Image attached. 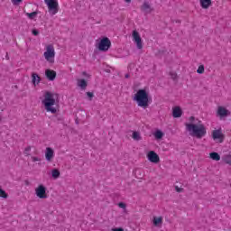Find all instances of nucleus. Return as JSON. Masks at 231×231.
<instances>
[{
  "mask_svg": "<svg viewBox=\"0 0 231 231\" xmlns=\"http://www.w3.org/2000/svg\"><path fill=\"white\" fill-rule=\"evenodd\" d=\"M189 120V123H186L185 126L190 136L201 140V138L207 135V127L203 125V122L196 119L194 116H190Z\"/></svg>",
  "mask_w": 231,
  "mask_h": 231,
  "instance_id": "1",
  "label": "nucleus"
},
{
  "mask_svg": "<svg viewBox=\"0 0 231 231\" xmlns=\"http://www.w3.org/2000/svg\"><path fill=\"white\" fill-rule=\"evenodd\" d=\"M133 100L137 104L138 107H142V109H147V107L151 106V102H152V98L149 97V92L145 89L137 90L134 95Z\"/></svg>",
  "mask_w": 231,
  "mask_h": 231,
  "instance_id": "2",
  "label": "nucleus"
},
{
  "mask_svg": "<svg viewBox=\"0 0 231 231\" xmlns=\"http://www.w3.org/2000/svg\"><path fill=\"white\" fill-rule=\"evenodd\" d=\"M42 104L47 113H51L52 115L57 113V100L55 99V94L52 92L47 91L44 93Z\"/></svg>",
  "mask_w": 231,
  "mask_h": 231,
  "instance_id": "3",
  "label": "nucleus"
},
{
  "mask_svg": "<svg viewBox=\"0 0 231 231\" xmlns=\"http://www.w3.org/2000/svg\"><path fill=\"white\" fill-rule=\"evenodd\" d=\"M43 57L49 64H53L55 62V47L53 44H48L45 46Z\"/></svg>",
  "mask_w": 231,
  "mask_h": 231,
  "instance_id": "4",
  "label": "nucleus"
},
{
  "mask_svg": "<svg viewBox=\"0 0 231 231\" xmlns=\"http://www.w3.org/2000/svg\"><path fill=\"white\" fill-rule=\"evenodd\" d=\"M48 12L51 15L59 14V0H44Z\"/></svg>",
  "mask_w": 231,
  "mask_h": 231,
  "instance_id": "5",
  "label": "nucleus"
},
{
  "mask_svg": "<svg viewBox=\"0 0 231 231\" xmlns=\"http://www.w3.org/2000/svg\"><path fill=\"white\" fill-rule=\"evenodd\" d=\"M211 136L213 140L218 143H223V142H225V134H223V130H221V128L213 130Z\"/></svg>",
  "mask_w": 231,
  "mask_h": 231,
  "instance_id": "6",
  "label": "nucleus"
},
{
  "mask_svg": "<svg viewBox=\"0 0 231 231\" xmlns=\"http://www.w3.org/2000/svg\"><path fill=\"white\" fill-rule=\"evenodd\" d=\"M35 194L40 199H46L48 198V193H46V186L40 184L35 189Z\"/></svg>",
  "mask_w": 231,
  "mask_h": 231,
  "instance_id": "7",
  "label": "nucleus"
},
{
  "mask_svg": "<svg viewBox=\"0 0 231 231\" xmlns=\"http://www.w3.org/2000/svg\"><path fill=\"white\" fill-rule=\"evenodd\" d=\"M109 48H111V41L107 37L103 38L98 44V50L100 51H107Z\"/></svg>",
  "mask_w": 231,
  "mask_h": 231,
  "instance_id": "8",
  "label": "nucleus"
},
{
  "mask_svg": "<svg viewBox=\"0 0 231 231\" xmlns=\"http://www.w3.org/2000/svg\"><path fill=\"white\" fill-rule=\"evenodd\" d=\"M229 115H230V111H228L226 107L223 106H217V116H218L220 120H223V118H226V116H228Z\"/></svg>",
  "mask_w": 231,
  "mask_h": 231,
  "instance_id": "9",
  "label": "nucleus"
},
{
  "mask_svg": "<svg viewBox=\"0 0 231 231\" xmlns=\"http://www.w3.org/2000/svg\"><path fill=\"white\" fill-rule=\"evenodd\" d=\"M132 36L133 41L137 46V49L142 50L143 48V43L142 42V37H140V32H138L137 31H133Z\"/></svg>",
  "mask_w": 231,
  "mask_h": 231,
  "instance_id": "10",
  "label": "nucleus"
},
{
  "mask_svg": "<svg viewBox=\"0 0 231 231\" xmlns=\"http://www.w3.org/2000/svg\"><path fill=\"white\" fill-rule=\"evenodd\" d=\"M146 158L151 162V163H160V155H158L154 151L148 152Z\"/></svg>",
  "mask_w": 231,
  "mask_h": 231,
  "instance_id": "11",
  "label": "nucleus"
},
{
  "mask_svg": "<svg viewBox=\"0 0 231 231\" xmlns=\"http://www.w3.org/2000/svg\"><path fill=\"white\" fill-rule=\"evenodd\" d=\"M53 158H55V151L51 149V147H47L45 150V159L47 162H52Z\"/></svg>",
  "mask_w": 231,
  "mask_h": 231,
  "instance_id": "12",
  "label": "nucleus"
},
{
  "mask_svg": "<svg viewBox=\"0 0 231 231\" xmlns=\"http://www.w3.org/2000/svg\"><path fill=\"white\" fill-rule=\"evenodd\" d=\"M45 77L48 79V80L53 81L55 79H57V72L55 70L47 69L45 70Z\"/></svg>",
  "mask_w": 231,
  "mask_h": 231,
  "instance_id": "13",
  "label": "nucleus"
},
{
  "mask_svg": "<svg viewBox=\"0 0 231 231\" xmlns=\"http://www.w3.org/2000/svg\"><path fill=\"white\" fill-rule=\"evenodd\" d=\"M152 225H153V226L162 228V225H163V217H153Z\"/></svg>",
  "mask_w": 231,
  "mask_h": 231,
  "instance_id": "14",
  "label": "nucleus"
},
{
  "mask_svg": "<svg viewBox=\"0 0 231 231\" xmlns=\"http://www.w3.org/2000/svg\"><path fill=\"white\" fill-rule=\"evenodd\" d=\"M181 115H183V111L180 106H174L172 108V116L173 118H181Z\"/></svg>",
  "mask_w": 231,
  "mask_h": 231,
  "instance_id": "15",
  "label": "nucleus"
},
{
  "mask_svg": "<svg viewBox=\"0 0 231 231\" xmlns=\"http://www.w3.org/2000/svg\"><path fill=\"white\" fill-rule=\"evenodd\" d=\"M32 85L35 87L39 86V84H41V76H39V74L33 72L32 74Z\"/></svg>",
  "mask_w": 231,
  "mask_h": 231,
  "instance_id": "16",
  "label": "nucleus"
},
{
  "mask_svg": "<svg viewBox=\"0 0 231 231\" xmlns=\"http://www.w3.org/2000/svg\"><path fill=\"white\" fill-rule=\"evenodd\" d=\"M141 10L142 12H144V14H151V12H152V8H151L149 2H144L141 6Z\"/></svg>",
  "mask_w": 231,
  "mask_h": 231,
  "instance_id": "17",
  "label": "nucleus"
},
{
  "mask_svg": "<svg viewBox=\"0 0 231 231\" xmlns=\"http://www.w3.org/2000/svg\"><path fill=\"white\" fill-rule=\"evenodd\" d=\"M77 86L78 88H80L82 90H85L86 88H88V81L84 79H77Z\"/></svg>",
  "mask_w": 231,
  "mask_h": 231,
  "instance_id": "18",
  "label": "nucleus"
},
{
  "mask_svg": "<svg viewBox=\"0 0 231 231\" xmlns=\"http://www.w3.org/2000/svg\"><path fill=\"white\" fill-rule=\"evenodd\" d=\"M210 5H212V0H200V6L204 8V10L209 8Z\"/></svg>",
  "mask_w": 231,
  "mask_h": 231,
  "instance_id": "19",
  "label": "nucleus"
},
{
  "mask_svg": "<svg viewBox=\"0 0 231 231\" xmlns=\"http://www.w3.org/2000/svg\"><path fill=\"white\" fill-rule=\"evenodd\" d=\"M210 160H213L214 162H219L221 160V155L216 152H212L209 153Z\"/></svg>",
  "mask_w": 231,
  "mask_h": 231,
  "instance_id": "20",
  "label": "nucleus"
},
{
  "mask_svg": "<svg viewBox=\"0 0 231 231\" xmlns=\"http://www.w3.org/2000/svg\"><path fill=\"white\" fill-rule=\"evenodd\" d=\"M222 161L224 163H226V165H231V154H225L222 157Z\"/></svg>",
  "mask_w": 231,
  "mask_h": 231,
  "instance_id": "21",
  "label": "nucleus"
},
{
  "mask_svg": "<svg viewBox=\"0 0 231 231\" xmlns=\"http://www.w3.org/2000/svg\"><path fill=\"white\" fill-rule=\"evenodd\" d=\"M51 176L54 180H58V178H60V171L57 169H53L51 171Z\"/></svg>",
  "mask_w": 231,
  "mask_h": 231,
  "instance_id": "22",
  "label": "nucleus"
},
{
  "mask_svg": "<svg viewBox=\"0 0 231 231\" xmlns=\"http://www.w3.org/2000/svg\"><path fill=\"white\" fill-rule=\"evenodd\" d=\"M153 136L156 138V140H162L163 138V132H162V130H157L153 134Z\"/></svg>",
  "mask_w": 231,
  "mask_h": 231,
  "instance_id": "23",
  "label": "nucleus"
},
{
  "mask_svg": "<svg viewBox=\"0 0 231 231\" xmlns=\"http://www.w3.org/2000/svg\"><path fill=\"white\" fill-rule=\"evenodd\" d=\"M133 140H135L136 142H140V140H142V135H140L139 132H133V135H132Z\"/></svg>",
  "mask_w": 231,
  "mask_h": 231,
  "instance_id": "24",
  "label": "nucleus"
},
{
  "mask_svg": "<svg viewBox=\"0 0 231 231\" xmlns=\"http://www.w3.org/2000/svg\"><path fill=\"white\" fill-rule=\"evenodd\" d=\"M37 12H32V13H26V16L28 17V19H35V17H37Z\"/></svg>",
  "mask_w": 231,
  "mask_h": 231,
  "instance_id": "25",
  "label": "nucleus"
},
{
  "mask_svg": "<svg viewBox=\"0 0 231 231\" xmlns=\"http://www.w3.org/2000/svg\"><path fill=\"white\" fill-rule=\"evenodd\" d=\"M197 73H199V75H203V73H205V66L199 65L197 69Z\"/></svg>",
  "mask_w": 231,
  "mask_h": 231,
  "instance_id": "26",
  "label": "nucleus"
},
{
  "mask_svg": "<svg viewBox=\"0 0 231 231\" xmlns=\"http://www.w3.org/2000/svg\"><path fill=\"white\" fill-rule=\"evenodd\" d=\"M0 198H4V199H6L8 198V194L6 193V191H5V189H1V186H0Z\"/></svg>",
  "mask_w": 231,
  "mask_h": 231,
  "instance_id": "27",
  "label": "nucleus"
},
{
  "mask_svg": "<svg viewBox=\"0 0 231 231\" xmlns=\"http://www.w3.org/2000/svg\"><path fill=\"white\" fill-rule=\"evenodd\" d=\"M30 151H32V147H31V146H27V147L24 149L23 154H24L25 156H30Z\"/></svg>",
  "mask_w": 231,
  "mask_h": 231,
  "instance_id": "28",
  "label": "nucleus"
},
{
  "mask_svg": "<svg viewBox=\"0 0 231 231\" xmlns=\"http://www.w3.org/2000/svg\"><path fill=\"white\" fill-rule=\"evenodd\" d=\"M170 75L172 80H176V79H178V74H176V72H171Z\"/></svg>",
  "mask_w": 231,
  "mask_h": 231,
  "instance_id": "29",
  "label": "nucleus"
},
{
  "mask_svg": "<svg viewBox=\"0 0 231 231\" xmlns=\"http://www.w3.org/2000/svg\"><path fill=\"white\" fill-rule=\"evenodd\" d=\"M117 206L119 207V208H126V205H125V203H124V202H119L118 204H117Z\"/></svg>",
  "mask_w": 231,
  "mask_h": 231,
  "instance_id": "30",
  "label": "nucleus"
},
{
  "mask_svg": "<svg viewBox=\"0 0 231 231\" xmlns=\"http://www.w3.org/2000/svg\"><path fill=\"white\" fill-rule=\"evenodd\" d=\"M31 160H32V162H41V158L35 157V156L31 157Z\"/></svg>",
  "mask_w": 231,
  "mask_h": 231,
  "instance_id": "31",
  "label": "nucleus"
},
{
  "mask_svg": "<svg viewBox=\"0 0 231 231\" xmlns=\"http://www.w3.org/2000/svg\"><path fill=\"white\" fill-rule=\"evenodd\" d=\"M176 192H183V188H180L178 186H175Z\"/></svg>",
  "mask_w": 231,
  "mask_h": 231,
  "instance_id": "32",
  "label": "nucleus"
},
{
  "mask_svg": "<svg viewBox=\"0 0 231 231\" xmlns=\"http://www.w3.org/2000/svg\"><path fill=\"white\" fill-rule=\"evenodd\" d=\"M13 5H19V3H23V0H12Z\"/></svg>",
  "mask_w": 231,
  "mask_h": 231,
  "instance_id": "33",
  "label": "nucleus"
},
{
  "mask_svg": "<svg viewBox=\"0 0 231 231\" xmlns=\"http://www.w3.org/2000/svg\"><path fill=\"white\" fill-rule=\"evenodd\" d=\"M87 97H88V98H93V93L92 92H87Z\"/></svg>",
  "mask_w": 231,
  "mask_h": 231,
  "instance_id": "34",
  "label": "nucleus"
},
{
  "mask_svg": "<svg viewBox=\"0 0 231 231\" xmlns=\"http://www.w3.org/2000/svg\"><path fill=\"white\" fill-rule=\"evenodd\" d=\"M32 35H35V36H37V35H39V31H37V30H32Z\"/></svg>",
  "mask_w": 231,
  "mask_h": 231,
  "instance_id": "35",
  "label": "nucleus"
},
{
  "mask_svg": "<svg viewBox=\"0 0 231 231\" xmlns=\"http://www.w3.org/2000/svg\"><path fill=\"white\" fill-rule=\"evenodd\" d=\"M113 231H124V228L122 227L114 228Z\"/></svg>",
  "mask_w": 231,
  "mask_h": 231,
  "instance_id": "36",
  "label": "nucleus"
},
{
  "mask_svg": "<svg viewBox=\"0 0 231 231\" xmlns=\"http://www.w3.org/2000/svg\"><path fill=\"white\" fill-rule=\"evenodd\" d=\"M82 75H83V77H88V78H89V74H88L86 71L82 72Z\"/></svg>",
  "mask_w": 231,
  "mask_h": 231,
  "instance_id": "37",
  "label": "nucleus"
},
{
  "mask_svg": "<svg viewBox=\"0 0 231 231\" xmlns=\"http://www.w3.org/2000/svg\"><path fill=\"white\" fill-rule=\"evenodd\" d=\"M125 79H129V74H126V75H125Z\"/></svg>",
  "mask_w": 231,
  "mask_h": 231,
  "instance_id": "38",
  "label": "nucleus"
},
{
  "mask_svg": "<svg viewBox=\"0 0 231 231\" xmlns=\"http://www.w3.org/2000/svg\"><path fill=\"white\" fill-rule=\"evenodd\" d=\"M126 1V3H131V0H125Z\"/></svg>",
  "mask_w": 231,
  "mask_h": 231,
  "instance_id": "39",
  "label": "nucleus"
}]
</instances>
